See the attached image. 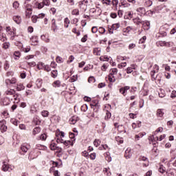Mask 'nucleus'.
I'll return each mask as SVG.
<instances>
[{"mask_svg":"<svg viewBox=\"0 0 176 176\" xmlns=\"http://www.w3.org/2000/svg\"><path fill=\"white\" fill-rule=\"evenodd\" d=\"M90 105L95 112H97L100 109V103H98V100H93Z\"/></svg>","mask_w":176,"mask_h":176,"instance_id":"1","label":"nucleus"},{"mask_svg":"<svg viewBox=\"0 0 176 176\" xmlns=\"http://www.w3.org/2000/svg\"><path fill=\"white\" fill-rule=\"evenodd\" d=\"M127 90H130V86H124L119 89L120 94L126 97L127 96Z\"/></svg>","mask_w":176,"mask_h":176,"instance_id":"2","label":"nucleus"},{"mask_svg":"<svg viewBox=\"0 0 176 176\" xmlns=\"http://www.w3.org/2000/svg\"><path fill=\"white\" fill-rule=\"evenodd\" d=\"M14 168V166L9 164H6V162H3V166H2V170L3 171H12Z\"/></svg>","mask_w":176,"mask_h":176,"instance_id":"3","label":"nucleus"},{"mask_svg":"<svg viewBox=\"0 0 176 176\" xmlns=\"http://www.w3.org/2000/svg\"><path fill=\"white\" fill-rule=\"evenodd\" d=\"M6 123V121L5 120H3L0 121V129L2 131V133H5L8 130V126L5 125Z\"/></svg>","mask_w":176,"mask_h":176,"instance_id":"4","label":"nucleus"},{"mask_svg":"<svg viewBox=\"0 0 176 176\" xmlns=\"http://www.w3.org/2000/svg\"><path fill=\"white\" fill-rule=\"evenodd\" d=\"M142 24L143 25L144 30H146V31L151 28V22H149V21H144Z\"/></svg>","mask_w":176,"mask_h":176,"instance_id":"5","label":"nucleus"},{"mask_svg":"<svg viewBox=\"0 0 176 176\" xmlns=\"http://www.w3.org/2000/svg\"><path fill=\"white\" fill-rule=\"evenodd\" d=\"M139 160H140V162H141V161L147 162L146 164H143L144 167H148V166H149V162H148V158L146 157L141 155L139 157Z\"/></svg>","mask_w":176,"mask_h":176,"instance_id":"6","label":"nucleus"},{"mask_svg":"<svg viewBox=\"0 0 176 176\" xmlns=\"http://www.w3.org/2000/svg\"><path fill=\"white\" fill-rule=\"evenodd\" d=\"M131 156H133V154L131 153V150L127 148L125 151L124 157H126V159H130V157H131Z\"/></svg>","mask_w":176,"mask_h":176,"instance_id":"7","label":"nucleus"},{"mask_svg":"<svg viewBox=\"0 0 176 176\" xmlns=\"http://www.w3.org/2000/svg\"><path fill=\"white\" fill-rule=\"evenodd\" d=\"M52 30L54 31V32H56V30H57V24H56V19H53L52 20V26H51Z\"/></svg>","mask_w":176,"mask_h":176,"instance_id":"8","label":"nucleus"},{"mask_svg":"<svg viewBox=\"0 0 176 176\" xmlns=\"http://www.w3.org/2000/svg\"><path fill=\"white\" fill-rule=\"evenodd\" d=\"M134 24H136V25H140V24H142L144 23V21H142L140 17H137L133 19Z\"/></svg>","mask_w":176,"mask_h":176,"instance_id":"9","label":"nucleus"},{"mask_svg":"<svg viewBox=\"0 0 176 176\" xmlns=\"http://www.w3.org/2000/svg\"><path fill=\"white\" fill-rule=\"evenodd\" d=\"M13 20L16 24H20L21 23V16H13Z\"/></svg>","mask_w":176,"mask_h":176,"instance_id":"10","label":"nucleus"},{"mask_svg":"<svg viewBox=\"0 0 176 176\" xmlns=\"http://www.w3.org/2000/svg\"><path fill=\"white\" fill-rule=\"evenodd\" d=\"M41 127L36 126L32 131L33 135H36V134H39L41 133Z\"/></svg>","mask_w":176,"mask_h":176,"instance_id":"11","label":"nucleus"},{"mask_svg":"<svg viewBox=\"0 0 176 176\" xmlns=\"http://www.w3.org/2000/svg\"><path fill=\"white\" fill-rule=\"evenodd\" d=\"M47 147L41 144H36V149H38L39 151H46Z\"/></svg>","mask_w":176,"mask_h":176,"instance_id":"12","label":"nucleus"},{"mask_svg":"<svg viewBox=\"0 0 176 176\" xmlns=\"http://www.w3.org/2000/svg\"><path fill=\"white\" fill-rule=\"evenodd\" d=\"M41 65L44 68L45 71H46L47 72H50V71H52L50 66H49L48 65H45V63H41Z\"/></svg>","mask_w":176,"mask_h":176,"instance_id":"13","label":"nucleus"},{"mask_svg":"<svg viewBox=\"0 0 176 176\" xmlns=\"http://www.w3.org/2000/svg\"><path fill=\"white\" fill-rule=\"evenodd\" d=\"M7 96H14L16 94V91L14 89H10L6 91Z\"/></svg>","mask_w":176,"mask_h":176,"instance_id":"14","label":"nucleus"},{"mask_svg":"<svg viewBox=\"0 0 176 176\" xmlns=\"http://www.w3.org/2000/svg\"><path fill=\"white\" fill-rule=\"evenodd\" d=\"M13 100H14V102L15 104H18V102H20V98H19V95L14 94L13 96Z\"/></svg>","mask_w":176,"mask_h":176,"instance_id":"15","label":"nucleus"},{"mask_svg":"<svg viewBox=\"0 0 176 176\" xmlns=\"http://www.w3.org/2000/svg\"><path fill=\"white\" fill-rule=\"evenodd\" d=\"M14 56L15 60H19V58H20V56H21V53H20V52L19 51H16L14 52Z\"/></svg>","mask_w":176,"mask_h":176,"instance_id":"16","label":"nucleus"},{"mask_svg":"<svg viewBox=\"0 0 176 176\" xmlns=\"http://www.w3.org/2000/svg\"><path fill=\"white\" fill-rule=\"evenodd\" d=\"M116 74H118V69L116 68H113L110 69V74L109 75L113 76V75H116Z\"/></svg>","mask_w":176,"mask_h":176,"instance_id":"17","label":"nucleus"},{"mask_svg":"<svg viewBox=\"0 0 176 176\" xmlns=\"http://www.w3.org/2000/svg\"><path fill=\"white\" fill-rule=\"evenodd\" d=\"M21 149L22 152H24L25 153H27V152H28V147L27 146H25V144H23L21 146Z\"/></svg>","mask_w":176,"mask_h":176,"instance_id":"18","label":"nucleus"},{"mask_svg":"<svg viewBox=\"0 0 176 176\" xmlns=\"http://www.w3.org/2000/svg\"><path fill=\"white\" fill-rule=\"evenodd\" d=\"M163 115H164V113H163V111L160 109H159L157 111V116H159L160 118H163Z\"/></svg>","mask_w":176,"mask_h":176,"instance_id":"19","label":"nucleus"},{"mask_svg":"<svg viewBox=\"0 0 176 176\" xmlns=\"http://www.w3.org/2000/svg\"><path fill=\"white\" fill-rule=\"evenodd\" d=\"M111 116H112V114L109 111H106V116L104 117L105 120H108L109 119H111Z\"/></svg>","mask_w":176,"mask_h":176,"instance_id":"20","label":"nucleus"},{"mask_svg":"<svg viewBox=\"0 0 176 176\" xmlns=\"http://www.w3.org/2000/svg\"><path fill=\"white\" fill-rule=\"evenodd\" d=\"M25 87L23 85V84H19L16 87L17 91H21V90H24Z\"/></svg>","mask_w":176,"mask_h":176,"instance_id":"21","label":"nucleus"},{"mask_svg":"<svg viewBox=\"0 0 176 176\" xmlns=\"http://www.w3.org/2000/svg\"><path fill=\"white\" fill-rule=\"evenodd\" d=\"M54 87H60L61 86V82L60 80H56L53 83Z\"/></svg>","mask_w":176,"mask_h":176,"instance_id":"22","label":"nucleus"},{"mask_svg":"<svg viewBox=\"0 0 176 176\" xmlns=\"http://www.w3.org/2000/svg\"><path fill=\"white\" fill-rule=\"evenodd\" d=\"M0 41L1 42H5V41H6V34H5V33L0 34Z\"/></svg>","mask_w":176,"mask_h":176,"instance_id":"23","label":"nucleus"},{"mask_svg":"<svg viewBox=\"0 0 176 176\" xmlns=\"http://www.w3.org/2000/svg\"><path fill=\"white\" fill-rule=\"evenodd\" d=\"M120 27V23H114L112 25L111 28L113 30L116 31V30H118V28H119Z\"/></svg>","mask_w":176,"mask_h":176,"instance_id":"24","label":"nucleus"},{"mask_svg":"<svg viewBox=\"0 0 176 176\" xmlns=\"http://www.w3.org/2000/svg\"><path fill=\"white\" fill-rule=\"evenodd\" d=\"M50 148L51 151H56L57 149V145L55 143H51Z\"/></svg>","mask_w":176,"mask_h":176,"instance_id":"25","label":"nucleus"},{"mask_svg":"<svg viewBox=\"0 0 176 176\" xmlns=\"http://www.w3.org/2000/svg\"><path fill=\"white\" fill-rule=\"evenodd\" d=\"M10 65L9 64V61L6 60L4 63V69L5 71H8V69L10 68Z\"/></svg>","mask_w":176,"mask_h":176,"instance_id":"26","label":"nucleus"},{"mask_svg":"<svg viewBox=\"0 0 176 176\" xmlns=\"http://www.w3.org/2000/svg\"><path fill=\"white\" fill-rule=\"evenodd\" d=\"M64 23H65V28H68V27L69 26V24L70 21L67 17L65 19Z\"/></svg>","mask_w":176,"mask_h":176,"instance_id":"27","label":"nucleus"},{"mask_svg":"<svg viewBox=\"0 0 176 176\" xmlns=\"http://www.w3.org/2000/svg\"><path fill=\"white\" fill-rule=\"evenodd\" d=\"M10 122L14 124V126H17L19 124V121L16 118H11Z\"/></svg>","mask_w":176,"mask_h":176,"instance_id":"28","label":"nucleus"},{"mask_svg":"<svg viewBox=\"0 0 176 176\" xmlns=\"http://www.w3.org/2000/svg\"><path fill=\"white\" fill-rule=\"evenodd\" d=\"M57 75H58V72H57V70H53L51 72L52 78H56L57 76Z\"/></svg>","mask_w":176,"mask_h":176,"instance_id":"29","label":"nucleus"},{"mask_svg":"<svg viewBox=\"0 0 176 176\" xmlns=\"http://www.w3.org/2000/svg\"><path fill=\"white\" fill-rule=\"evenodd\" d=\"M137 12L141 13V14H145V8H139L137 9Z\"/></svg>","mask_w":176,"mask_h":176,"instance_id":"30","label":"nucleus"},{"mask_svg":"<svg viewBox=\"0 0 176 176\" xmlns=\"http://www.w3.org/2000/svg\"><path fill=\"white\" fill-rule=\"evenodd\" d=\"M80 109L82 112H86V111L89 109V107H87V104H83L81 106Z\"/></svg>","mask_w":176,"mask_h":176,"instance_id":"31","label":"nucleus"},{"mask_svg":"<svg viewBox=\"0 0 176 176\" xmlns=\"http://www.w3.org/2000/svg\"><path fill=\"white\" fill-rule=\"evenodd\" d=\"M159 171L162 174H164V173H166V168L163 165H161L159 168Z\"/></svg>","mask_w":176,"mask_h":176,"instance_id":"32","label":"nucleus"},{"mask_svg":"<svg viewBox=\"0 0 176 176\" xmlns=\"http://www.w3.org/2000/svg\"><path fill=\"white\" fill-rule=\"evenodd\" d=\"M46 138H47V135L46 133H43L40 135V140L42 141H46Z\"/></svg>","mask_w":176,"mask_h":176,"instance_id":"33","label":"nucleus"},{"mask_svg":"<svg viewBox=\"0 0 176 176\" xmlns=\"http://www.w3.org/2000/svg\"><path fill=\"white\" fill-rule=\"evenodd\" d=\"M153 2L151 0H147L146 2H145V6H146L147 8H149L150 6H152L153 5Z\"/></svg>","mask_w":176,"mask_h":176,"instance_id":"34","label":"nucleus"},{"mask_svg":"<svg viewBox=\"0 0 176 176\" xmlns=\"http://www.w3.org/2000/svg\"><path fill=\"white\" fill-rule=\"evenodd\" d=\"M10 47V43H4L2 45L3 49H5V50L9 49Z\"/></svg>","mask_w":176,"mask_h":176,"instance_id":"35","label":"nucleus"},{"mask_svg":"<svg viewBox=\"0 0 176 176\" xmlns=\"http://www.w3.org/2000/svg\"><path fill=\"white\" fill-rule=\"evenodd\" d=\"M41 115L43 118H47V116H49V111L44 110L41 112Z\"/></svg>","mask_w":176,"mask_h":176,"instance_id":"36","label":"nucleus"},{"mask_svg":"<svg viewBox=\"0 0 176 176\" xmlns=\"http://www.w3.org/2000/svg\"><path fill=\"white\" fill-rule=\"evenodd\" d=\"M72 14H73L74 16H79V10L78 9H74L72 10Z\"/></svg>","mask_w":176,"mask_h":176,"instance_id":"37","label":"nucleus"},{"mask_svg":"<svg viewBox=\"0 0 176 176\" xmlns=\"http://www.w3.org/2000/svg\"><path fill=\"white\" fill-rule=\"evenodd\" d=\"M38 19H39V18L38 17V16H36V15H33V16H32V23H36V22L38 21Z\"/></svg>","mask_w":176,"mask_h":176,"instance_id":"38","label":"nucleus"},{"mask_svg":"<svg viewBox=\"0 0 176 176\" xmlns=\"http://www.w3.org/2000/svg\"><path fill=\"white\" fill-rule=\"evenodd\" d=\"M144 135V133H140L135 136V140H140V138H142V137Z\"/></svg>","mask_w":176,"mask_h":176,"instance_id":"39","label":"nucleus"},{"mask_svg":"<svg viewBox=\"0 0 176 176\" xmlns=\"http://www.w3.org/2000/svg\"><path fill=\"white\" fill-rule=\"evenodd\" d=\"M88 82H89V83H94V82H96V78L93 76H90L88 78Z\"/></svg>","mask_w":176,"mask_h":176,"instance_id":"40","label":"nucleus"},{"mask_svg":"<svg viewBox=\"0 0 176 176\" xmlns=\"http://www.w3.org/2000/svg\"><path fill=\"white\" fill-rule=\"evenodd\" d=\"M100 61H109V58H108V56H100Z\"/></svg>","mask_w":176,"mask_h":176,"instance_id":"41","label":"nucleus"},{"mask_svg":"<svg viewBox=\"0 0 176 176\" xmlns=\"http://www.w3.org/2000/svg\"><path fill=\"white\" fill-rule=\"evenodd\" d=\"M36 5H37L38 9H42V8H43V6H45V5L43 4V2H42V3L36 2Z\"/></svg>","mask_w":176,"mask_h":176,"instance_id":"42","label":"nucleus"},{"mask_svg":"<svg viewBox=\"0 0 176 176\" xmlns=\"http://www.w3.org/2000/svg\"><path fill=\"white\" fill-rule=\"evenodd\" d=\"M100 144H101V141H100V140H97L96 139L94 142V144L95 146H98V145H100Z\"/></svg>","mask_w":176,"mask_h":176,"instance_id":"43","label":"nucleus"},{"mask_svg":"<svg viewBox=\"0 0 176 176\" xmlns=\"http://www.w3.org/2000/svg\"><path fill=\"white\" fill-rule=\"evenodd\" d=\"M116 140L117 142H118L119 144H123V139H122V138L116 137Z\"/></svg>","mask_w":176,"mask_h":176,"instance_id":"44","label":"nucleus"},{"mask_svg":"<svg viewBox=\"0 0 176 176\" xmlns=\"http://www.w3.org/2000/svg\"><path fill=\"white\" fill-rule=\"evenodd\" d=\"M96 156H97V154H96V153H91V154H90V159H91V160H96Z\"/></svg>","mask_w":176,"mask_h":176,"instance_id":"45","label":"nucleus"},{"mask_svg":"<svg viewBox=\"0 0 176 176\" xmlns=\"http://www.w3.org/2000/svg\"><path fill=\"white\" fill-rule=\"evenodd\" d=\"M19 6H20L19 1H14L13 3V8H14V9H18Z\"/></svg>","mask_w":176,"mask_h":176,"instance_id":"46","label":"nucleus"},{"mask_svg":"<svg viewBox=\"0 0 176 176\" xmlns=\"http://www.w3.org/2000/svg\"><path fill=\"white\" fill-rule=\"evenodd\" d=\"M166 96V94L164 93V90H161V93H159V97L161 98H164Z\"/></svg>","mask_w":176,"mask_h":176,"instance_id":"47","label":"nucleus"},{"mask_svg":"<svg viewBox=\"0 0 176 176\" xmlns=\"http://www.w3.org/2000/svg\"><path fill=\"white\" fill-rule=\"evenodd\" d=\"M76 80H78V77L73 76V77L70 78L69 82L72 83L74 82H76Z\"/></svg>","mask_w":176,"mask_h":176,"instance_id":"48","label":"nucleus"},{"mask_svg":"<svg viewBox=\"0 0 176 176\" xmlns=\"http://www.w3.org/2000/svg\"><path fill=\"white\" fill-rule=\"evenodd\" d=\"M113 78H115L114 76H111V74H109V82H115L116 80Z\"/></svg>","mask_w":176,"mask_h":176,"instance_id":"49","label":"nucleus"},{"mask_svg":"<svg viewBox=\"0 0 176 176\" xmlns=\"http://www.w3.org/2000/svg\"><path fill=\"white\" fill-rule=\"evenodd\" d=\"M43 3L44 6H49V5L50 3V0H43Z\"/></svg>","mask_w":176,"mask_h":176,"instance_id":"50","label":"nucleus"},{"mask_svg":"<svg viewBox=\"0 0 176 176\" xmlns=\"http://www.w3.org/2000/svg\"><path fill=\"white\" fill-rule=\"evenodd\" d=\"M57 144H63L64 143V140L61 138H58L56 140Z\"/></svg>","mask_w":176,"mask_h":176,"instance_id":"51","label":"nucleus"},{"mask_svg":"<svg viewBox=\"0 0 176 176\" xmlns=\"http://www.w3.org/2000/svg\"><path fill=\"white\" fill-rule=\"evenodd\" d=\"M98 32H100V34H105V28H99Z\"/></svg>","mask_w":176,"mask_h":176,"instance_id":"52","label":"nucleus"},{"mask_svg":"<svg viewBox=\"0 0 176 176\" xmlns=\"http://www.w3.org/2000/svg\"><path fill=\"white\" fill-rule=\"evenodd\" d=\"M69 122L71 124H75V123H76V120H75V117L70 118Z\"/></svg>","mask_w":176,"mask_h":176,"instance_id":"53","label":"nucleus"},{"mask_svg":"<svg viewBox=\"0 0 176 176\" xmlns=\"http://www.w3.org/2000/svg\"><path fill=\"white\" fill-rule=\"evenodd\" d=\"M56 63H59V64H61L63 63V58L60 56L56 57Z\"/></svg>","mask_w":176,"mask_h":176,"instance_id":"54","label":"nucleus"},{"mask_svg":"<svg viewBox=\"0 0 176 176\" xmlns=\"http://www.w3.org/2000/svg\"><path fill=\"white\" fill-rule=\"evenodd\" d=\"M69 60L67 61V63H72V61H74V60H75V57L74 56V55H71L69 57Z\"/></svg>","mask_w":176,"mask_h":176,"instance_id":"55","label":"nucleus"},{"mask_svg":"<svg viewBox=\"0 0 176 176\" xmlns=\"http://www.w3.org/2000/svg\"><path fill=\"white\" fill-rule=\"evenodd\" d=\"M156 138H157V141H162L164 138H166V134H164L163 135H161L160 137V138H157V137Z\"/></svg>","mask_w":176,"mask_h":176,"instance_id":"56","label":"nucleus"},{"mask_svg":"<svg viewBox=\"0 0 176 176\" xmlns=\"http://www.w3.org/2000/svg\"><path fill=\"white\" fill-rule=\"evenodd\" d=\"M98 31V29L96 26H94L91 28V32H93V34H96V32H97Z\"/></svg>","mask_w":176,"mask_h":176,"instance_id":"57","label":"nucleus"},{"mask_svg":"<svg viewBox=\"0 0 176 176\" xmlns=\"http://www.w3.org/2000/svg\"><path fill=\"white\" fill-rule=\"evenodd\" d=\"M69 144H71V141L69 140H65L63 142V145H65V146H68Z\"/></svg>","mask_w":176,"mask_h":176,"instance_id":"58","label":"nucleus"},{"mask_svg":"<svg viewBox=\"0 0 176 176\" xmlns=\"http://www.w3.org/2000/svg\"><path fill=\"white\" fill-rule=\"evenodd\" d=\"M163 131V128L162 127H159L155 132L154 134H156L157 133H162Z\"/></svg>","mask_w":176,"mask_h":176,"instance_id":"59","label":"nucleus"},{"mask_svg":"<svg viewBox=\"0 0 176 176\" xmlns=\"http://www.w3.org/2000/svg\"><path fill=\"white\" fill-rule=\"evenodd\" d=\"M165 46L166 47H170V46H173V42H166Z\"/></svg>","mask_w":176,"mask_h":176,"instance_id":"60","label":"nucleus"},{"mask_svg":"<svg viewBox=\"0 0 176 176\" xmlns=\"http://www.w3.org/2000/svg\"><path fill=\"white\" fill-rule=\"evenodd\" d=\"M87 41V34H85L82 38H81V42H86Z\"/></svg>","mask_w":176,"mask_h":176,"instance_id":"61","label":"nucleus"},{"mask_svg":"<svg viewBox=\"0 0 176 176\" xmlns=\"http://www.w3.org/2000/svg\"><path fill=\"white\" fill-rule=\"evenodd\" d=\"M134 47H135V44H134V43L129 44V50H131V49H134Z\"/></svg>","mask_w":176,"mask_h":176,"instance_id":"62","label":"nucleus"},{"mask_svg":"<svg viewBox=\"0 0 176 176\" xmlns=\"http://www.w3.org/2000/svg\"><path fill=\"white\" fill-rule=\"evenodd\" d=\"M170 97L171 98H175L176 97V91H173L171 94H170Z\"/></svg>","mask_w":176,"mask_h":176,"instance_id":"63","label":"nucleus"},{"mask_svg":"<svg viewBox=\"0 0 176 176\" xmlns=\"http://www.w3.org/2000/svg\"><path fill=\"white\" fill-rule=\"evenodd\" d=\"M159 45L161 47L166 46V41H159Z\"/></svg>","mask_w":176,"mask_h":176,"instance_id":"64","label":"nucleus"}]
</instances>
